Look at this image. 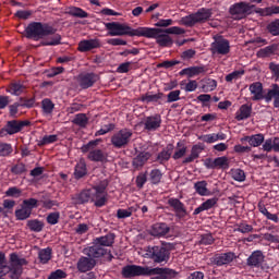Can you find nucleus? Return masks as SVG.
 <instances>
[{
  "mask_svg": "<svg viewBox=\"0 0 279 279\" xmlns=\"http://www.w3.org/2000/svg\"><path fill=\"white\" fill-rule=\"evenodd\" d=\"M58 29L43 22H31L25 28V38L28 40H41V47H58L62 45V36L56 34ZM47 36H50L47 38ZM43 38H46L43 40Z\"/></svg>",
  "mask_w": 279,
  "mask_h": 279,
  "instance_id": "obj_1",
  "label": "nucleus"
},
{
  "mask_svg": "<svg viewBox=\"0 0 279 279\" xmlns=\"http://www.w3.org/2000/svg\"><path fill=\"white\" fill-rule=\"evenodd\" d=\"M178 271L169 267H149L138 265H126L121 270L122 278H138V276H148L150 279H174L178 278Z\"/></svg>",
  "mask_w": 279,
  "mask_h": 279,
  "instance_id": "obj_2",
  "label": "nucleus"
},
{
  "mask_svg": "<svg viewBox=\"0 0 279 279\" xmlns=\"http://www.w3.org/2000/svg\"><path fill=\"white\" fill-rule=\"evenodd\" d=\"M29 265V262L25 257L19 256V253L13 252L5 258V253L0 252V276L8 274L10 279H21L23 276V267Z\"/></svg>",
  "mask_w": 279,
  "mask_h": 279,
  "instance_id": "obj_3",
  "label": "nucleus"
},
{
  "mask_svg": "<svg viewBox=\"0 0 279 279\" xmlns=\"http://www.w3.org/2000/svg\"><path fill=\"white\" fill-rule=\"evenodd\" d=\"M169 34H174L175 36H182V34H185V31L180 26H172L166 29L142 27V33L140 37L154 38L159 47H172L173 39L171 38V36H169Z\"/></svg>",
  "mask_w": 279,
  "mask_h": 279,
  "instance_id": "obj_4",
  "label": "nucleus"
},
{
  "mask_svg": "<svg viewBox=\"0 0 279 279\" xmlns=\"http://www.w3.org/2000/svg\"><path fill=\"white\" fill-rule=\"evenodd\" d=\"M99 143H104V140L96 138L81 147V151L83 154H88L87 158L92 162H106V160H108V154H106L101 148H96Z\"/></svg>",
  "mask_w": 279,
  "mask_h": 279,
  "instance_id": "obj_5",
  "label": "nucleus"
},
{
  "mask_svg": "<svg viewBox=\"0 0 279 279\" xmlns=\"http://www.w3.org/2000/svg\"><path fill=\"white\" fill-rule=\"evenodd\" d=\"M105 27L108 32V36H137L141 37L143 27L132 28L128 24H121L119 22L105 23Z\"/></svg>",
  "mask_w": 279,
  "mask_h": 279,
  "instance_id": "obj_6",
  "label": "nucleus"
},
{
  "mask_svg": "<svg viewBox=\"0 0 279 279\" xmlns=\"http://www.w3.org/2000/svg\"><path fill=\"white\" fill-rule=\"evenodd\" d=\"M146 256L156 265H167L171 258V251L160 245L148 246L146 250Z\"/></svg>",
  "mask_w": 279,
  "mask_h": 279,
  "instance_id": "obj_7",
  "label": "nucleus"
},
{
  "mask_svg": "<svg viewBox=\"0 0 279 279\" xmlns=\"http://www.w3.org/2000/svg\"><path fill=\"white\" fill-rule=\"evenodd\" d=\"M210 16H213L210 9L202 8L196 13L182 17L181 24L185 25V27H193L197 25V23H206V21H210Z\"/></svg>",
  "mask_w": 279,
  "mask_h": 279,
  "instance_id": "obj_8",
  "label": "nucleus"
},
{
  "mask_svg": "<svg viewBox=\"0 0 279 279\" xmlns=\"http://www.w3.org/2000/svg\"><path fill=\"white\" fill-rule=\"evenodd\" d=\"M134 133L130 129H121L112 134L110 143L114 149H125L130 145Z\"/></svg>",
  "mask_w": 279,
  "mask_h": 279,
  "instance_id": "obj_9",
  "label": "nucleus"
},
{
  "mask_svg": "<svg viewBox=\"0 0 279 279\" xmlns=\"http://www.w3.org/2000/svg\"><path fill=\"white\" fill-rule=\"evenodd\" d=\"M32 122L29 120H9L4 128L0 130V138L4 136H13V134H19L23 132L24 128H29Z\"/></svg>",
  "mask_w": 279,
  "mask_h": 279,
  "instance_id": "obj_10",
  "label": "nucleus"
},
{
  "mask_svg": "<svg viewBox=\"0 0 279 279\" xmlns=\"http://www.w3.org/2000/svg\"><path fill=\"white\" fill-rule=\"evenodd\" d=\"M168 205L172 208L174 213V217L179 219V221H186L191 218V214L186 209V205L182 203L179 198L171 197L168 199Z\"/></svg>",
  "mask_w": 279,
  "mask_h": 279,
  "instance_id": "obj_11",
  "label": "nucleus"
},
{
  "mask_svg": "<svg viewBox=\"0 0 279 279\" xmlns=\"http://www.w3.org/2000/svg\"><path fill=\"white\" fill-rule=\"evenodd\" d=\"M210 51L213 56H228L230 53V40L221 35L215 36L210 45Z\"/></svg>",
  "mask_w": 279,
  "mask_h": 279,
  "instance_id": "obj_12",
  "label": "nucleus"
},
{
  "mask_svg": "<svg viewBox=\"0 0 279 279\" xmlns=\"http://www.w3.org/2000/svg\"><path fill=\"white\" fill-rule=\"evenodd\" d=\"M254 8L256 5L250 2H238L230 7V14L232 16H238V19H245V16H250L254 12Z\"/></svg>",
  "mask_w": 279,
  "mask_h": 279,
  "instance_id": "obj_13",
  "label": "nucleus"
},
{
  "mask_svg": "<svg viewBox=\"0 0 279 279\" xmlns=\"http://www.w3.org/2000/svg\"><path fill=\"white\" fill-rule=\"evenodd\" d=\"M236 258V254L234 252H226V253H215L213 257L209 258L210 265L214 267H226L233 263Z\"/></svg>",
  "mask_w": 279,
  "mask_h": 279,
  "instance_id": "obj_14",
  "label": "nucleus"
},
{
  "mask_svg": "<svg viewBox=\"0 0 279 279\" xmlns=\"http://www.w3.org/2000/svg\"><path fill=\"white\" fill-rule=\"evenodd\" d=\"M98 80L99 75H97L95 72H82L76 77L77 84L81 88H83V90L93 88V86L97 84Z\"/></svg>",
  "mask_w": 279,
  "mask_h": 279,
  "instance_id": "obj_15",
  "label": "nucleus"
},
{
  "mask_svg": "<svg viewBox=\"0 0 279 279\" xmlns=\"http://www.w3.org/2000/svg\"><path fill=\"white\" fill-rule=\"evenodd\" d=\"M205 167L206 169H222L226 171V169H230V159H228L227 156L217 157L215 159L207 158L205 160Z\"/></svg>",
  "mask_w": 279,
  "mask_h": 279,
  "instance_id": "obj_16",
  "label": "nucleus"
},
{
  "mask_svg": "<svg viewBox=\"0 0 279 279\" xmlns=\"http://www.w3.org/2000/svg\"><path fill=\"white\" fill-rule=\"evenodd\" d=\"M83 254L88 258H101V256H106L108 254V250L106 247L100 246L95 240L92 246L85 247L83 250Z\"/></svg>",
  "mask_w": 279,
  "mask_h": 279,
  "instance_id": "obj_17",
  "label": "nucleus"
},
{
  "mask_svg": "<svg viewBox=\"0 0 279 279\" xmlns=\"http://www.w3.org/2000/svg\"><path fill=\"white\" fill-rule=\"evenodd\" d=\"M143 124L144 130L147 132H156V130H159L160 125H162V116H160V113L148 116L144 118Z\"/></svg>",
  "mask_w": 279,
  "mask_h": 279,
  "instance_id": "obj_18",
  "label": "nucleus"
},
{
  "mask_svg": "<svg viewBox=\"0 0 279 279\" xmlns=\"http://www.w3.org/2000/svg\"><path fill=\"white\" fill-rule=\"evenodd\" d=\"M264 263L265 254H263V251H254L246 259V265L251 269H260Z\"/></svg>",
  "mask_w": 279,
  "mask_h": 279,
  "instance_id": "obj_19",
  "label": "nucleus"
},
{
  "mask_svg": "<svg viewBox=\"0 0 279 279\" xmlns=\"http://www.w3.org/2000/svg\"><path fill=\"white\" fill-rule=\"evenodd\" d=\"M265 101L266 104H270L272 101L274 108L279 110V85L278 83H274L265 93Z\"/></svg>",
  "mask_w": 279,
  "mask_h": 279,
  "instance_id": "obj_20",
  "label": "nucleus"
},
{
  "mask_svg": "<svg viewBox=\"0 0 279 279\" xmlns=\"http://www.w3.org/2000/svg\"><path fill=\"white\" fill-rule=\"evenodd\" d=\"M171 232V228L166 222H157L151 226L149 229L150 236H157V239H162V236H167Z\"/></svg>",
  "mask_w": 279,
  "mask_h": 279,
  "instance_id": "obj_21",
  "label": "nucleus"
},
{
  "mask_svg": "<svg viewBox=\"0 0 279 279\" xmlns=\"http://www.w3.org/2000/svg\"><path fill=\"white\" fill-rule=\"evenodd\" d=\"M101 47V40L95 39H83L78 43V51L86 53L93 51V49H99Z\"/></svg>",
  "mask_w": 279,
  "mask_h": 279,
  "instance_id": "obj_22",
  "label": "nucleus"
},
{
  "mask_svg": "<svg viewBox=\"0 0 279 279\" xmlns=\"http://www.w3.org/2000/svg\"><path fill=\"white\" fill-rule=\"evenodd\" d=\"M96 265L97 260L93 259V257L82 256L76 264V268L81 274H86V271L95 269Z\"/></svg>",
  "mask_w": 279,
  "mask_h": 279,
  "instance_id": "obj_23",
  "label": "nucleus"
},
{
  "mask_svg": "<svg viewBox=\"0 0 279 279\" xmlns=\"http://www.w3.org/2000/svg\"><path fill=\"white\" fill-rule=\"evenodd\" d=\"M248 90L251 93L252 96V101H265V92H264V88H263V83L260 82H255V83H252L250 86H248Z\"/></svg>",
  "mask_w": 279,
  "mask_h": 279,
  "instance_id": "obj_24",
  "label": "nucleus"
},
{
  "mask_svg": "<svg viewBox=\"0 0 279 279\" xmlns=\"http://www.w3.org/2000/svg\"><path fill=\"white\" fill-rule=\"evenodd\" d=\"M208 71L206 65H194L185 68L179 72V75H187V77H195L196 75H202Z\"/></svg>",
  "mask_w": 279,
  "mask_h": 279,
  "instance_id": "obj_25",
  "label": "nucleus"
},
{
  "mask_svg": "<svg viewBox=\"0 0 279 279\" xmlns=\"http://www.w3.org/2000/svg\"><path fill=\"white\" fill-rule=\"evenodd\" d=\"M86 175H88V166L86 165V160L82 158L74 167L73 177L75 180H82Z\"/></svg>",
  "mask_w": 279,
  "mask_h": 279,
  "instance_id": "obj_26",
  "label": "nucleus"
},
{
  "mask_svg": "<svg viewBox=\"0 0 279 279\" xmlns=\"http://www.w3.org/2000/svg\"><path fill=\"white\" fill-rule=\"evenodd\" d=\"M173 154V144H168L155 159V162L159 165H165L168 160H171V156Z\"/></svg>",
  "mask_w": 279,
  "mask_h": 279,
  "instance_id": "obj_27",
  "label": "nucleus"
},
{
  "mask_svg": "<svg viewBox=\"0 0 279 279\" xmlns=\"http://www.w3.org/2000/svg\"><path fill=\"white\" fill-rule=\"evenodd\" d=\"M204 151V145L202 144H195L191 148L190 156L185 157L182 161V165H191V162H194L199 158V155Z\"/></svg>",
  "mask_w": 279,
  "mask_h": 279,
  "instance_id": "obj_28",
  "label": "nucleus"
},
{
  "mask_svg": "<svg viewBox=\"0 0 279 279\" xmlns=\"http://www.w3.org/2000/svg\"><path fill=\"white\" fill-rule=\"evenodd\" d=\"M151 158V153L149 151H141L135 158L132 160V165L134 169H142L145 167L147 160Z\"/></svg>",
  "mask_w": 279,
  "mask_h": 279,
  "instance_id": "obj_29",
  "label": "nucleus"
},
{
  "mask_svg": "<svg viewBox=\"0 0 279 279\" xmlns=\"http://www.w3.org/2000/svg\"><path fill=\"white\" fill-rule=\"evenodd\" d=\"M219 198L213 197L208 198L206 202L202 203L197 208L194 209L193 215L197 216L199 213H204V210H210L217 206Z\"/></svg>",
  "mask_w": 279,
  "mask_h": 279,
  "instance_id": "obj_30",
  "label": "nucleus"
},
{
  "mask_svg": "<svg viewBox=\"0 0 279 279\" xmlns=\"http://www.w3.org/2000/svg\"><path fill=\"white\" fill-rule=\"evenodd\" d=\"M252 117V105L244 104L235 112V121H245Z\"/></svg>",
  "mask_w": 279,
  "mask_h": 279,
  "instance_id": "obj_31",
  "label": "nucleus"
},
{
  "mask_svg": "<svg viewBox=\"0 0 279 279\" xmlns=\"http://www.w3.org/2000/svg\"><path fill=\"white\" fill-rule=\"evenodd\" d=\"M92 195V204L96 206L97 208H101L106 206V203L108 202V193H99L97 190H94Z\"/></svg>",
  "mask_w": 279,
  "mask_h": 279,
  "instance_id": "obj_32",
  "label": "nucleus"
},
{
  "mask_svg": "<svg viewBox=\"0 0 279 279\" xmlns=\"http://www.w3.org/2000/svg\"><path fill=\"white\" fill-rule=\"evenodd\" d=\"M276 51H278V45L272 44L270 46L259 49L256 56L257 58H262L263 60H265V58H271V56H276Z\"/></svg>",
  "mask_w": 279,
  "mask_h": 279,
  "instance_id": "obj_33",
  "label": "nucleus"
},
{
  "mask_svg": "<svg viewBox=\"0 0 279 279\" xmlns=\"http://www.w3.org/2000/svg\"><path fill=\"white\" fill-rule=\"evenodd\" d=\"M194 190L197 195H201V197H208V195H210V190H208V182L205 180L194 183Z\"/></svg>",
  "mask_w": 279,
  "mask_h": 279,
  "instance_id": "obj_34",
  "label": "nucleus"
},
{
  "mask_svg": "<svg viewBox=\"0 0 279 279\" xmlns=\"http://www.w3.org/2000/svg\"><path fill=\"white\" fill-rule=\"evenodd\" d=\"M116 236L114 233H108L105 236L96 238L94 241L101 247H112Z\"/></svg>",
  "mask_w": 279,
  "mask_h": 279,
  "instance_id": "obj_35",
  "label": "nucleus"
},
{
  "mask_svg": "<svg viewBox=\"0 0 279 279\" xmlns=\"http://www.w3.org/2000/svg\"><path fill=\"white\" fill-rule=\"evenodd\" d=\"M162 97H165L163 93H158V94L146 93L141 96V101H143V104H158V101H160Z\"/></svg>",
  "mask_w": 279,
  "mask_h": 279,
  "instance_id": "obj_36",
  "label": "nucleus"
},
{
  "mask_svg": "<svg viewBox=\"0 0 279 279\" xmlns=\"http://www.w3.org/2000/svg\"><path fill=\"white\" fill-rule=\"evenodd\" d=\"M93 193H95V190H83L80 194L76 196L77 204H88V202H93Z\"/></svg>",
  "mask_w": 279,
  "mask_h": 279,
  "instance_id": "obj_37",
  "label": "nucleus"
},
{
  "mask_svg": "<svg viewBox=\"0 0 279 279\" xmlns=\"http://www.w3.org/2000/svg\"><path fill=\"white\" fill-rule=\"evenodd\" d=\"M7 93L19 97L23 95V93H25V85H23L22 83H11L7 89Z\"/></svg>",
  "mask_w": 279,
  "mask_h": 279,
  "instance_id": "obj_38",
  "label": "nucleus"
},
{
  "mask_svg": "<svg viewBox=\"0 0 279 279\" xmlns=\"http://www.w3.org/2000/svg\"><path fill=\"white\" fill-rule=\"evenodd\" d=\"M148 181L150 182V184L158 186V184L162 182V171H160V169L150 170L148 174Z\"/></svg>",
  "mask_w": 279,
  "mask_h": 279,
  "instance_id": "obj_39",
  "label": "nucleus"
},
{
  "mask_svg": "<svg viewBox=\"0 0 279 279\" xmlns=\"http://www.w3.org/2000/svg\"><path fill=\"white\" fill-rule=\"evenodd\" d=\"M52 253H53V250H51V247L41 248L38 252L39 262L43 265H47V263H49L51 260V254Z\"/></svg>",
  "mask_w": 279,
  "mask_h": 279,
  "instance_id": "obj_40",
  "label": "nucleus"
},
{
  "mask_svg": "<svg viewBox=\"0 0 279 279\" xmlns=\"http://www.w3.org/2000/svg\"><path fill=\"white\" fill-rule=\"evenodd\" d=\"M15 217L17 221H25V219L32 217V211L26 209L25 205L22 204L21 208L15 210Z\"/></svg>",
  "mask_w": 279,
  "mask_h": 279,
  "instance_id": "obj_41",
  "label": "nucleus"
},
{
  "mask_svg": "<svg viewBox=\"0 0 279 279\" xmlns=\"http://www.w3.org/2000/svg\"><path fill=\"white\" fill-rule=\"evenodd\" d=\"M27 228L31 230V232H43L45 223L38 219H33L27 221Z\"/></svg>",
  "mask_w": 279,
  "mask_h": 279,
  "instance_id": "obj_42",
  "label": "nucleus"
},
{
  "mask_svg": "<svg viewBox=\"0 0 279 279\" xmlns=\"http://www.w3.org/2000/svg\"><path fill=\"white\" fill-rule=\"evenodd\" d=\"M56 108V105L51 99L45 98L41 100V110L44 114H52L53 109Z\"/></svg>",
  "mask_w": 279,
  "mask_h": 279,
  "instance_id": "obj_43",
  "label": "nucleus"
},
{
  "mask_svg": "<svg viewBox=\"0 0 279 279\" xmlns=\"http://www.w3.org/2000/svg\"><path fill=\"white\" fill-rule=\"evenodd\" d=\"M70 16H75L76 19H88V13L82 8L72 7L68 10Z\"/></svg>",
  "mask_w": 279,
  "mask_h": 279,
  "instance_id": "obj_44",
  "label": "nucleus"
},
{
  "mask_svg": "<svg viewBox=\"0 0 279 279\" xmlns=\"http://www.w3.org/2000/svg\"><path fill=\"white\" fill-rule=\"evenodd\" d=\"M187 147L184 146V144L178 142L177 143V149L174 154L172 155L173 160H180V158H184L186 156Z\"/></svg>",
  "mask_w": 279,
  "mask_h": 279,
  "instance_id": "obj_45",
  "label": "nucleus"
},
{
  "mask_svg": "<svg viewBox=\"0 0 279 279\" xmlns=\"http://www.w3.org/2000/svg\"><path fill=\"white\" fill-rule=\"evenodd\" d=\"M72 122L74 125H78V128H86L88 125V117L86 113H77Z\"/></svg>",
  "mask_w": 279,
  "mask_h": 279,
  "instance_id": "obj_46",
  "label": "nucleus"
},
{
  "mask_svg": "<svg viewBox=\"0 0 279 279\" xmlns=\"http://www.w3.org/2000/svg\"><path fill=\"white\" fill-rule=\"evenodd\" d=\"M263 143H265V135L263 133L251 135V147H260Z\"/></svg>",
  "mask_w": 279,
  "mask_h": 279,
  "instance_id": "obj_47",
  "label": "nucleus"
},
{
  "mask_svg": "<svg viewBox=\"0 0 279 279\" xmlns=\"http://www.w3.org/2000/svg\"><path fill=\"white\" fill-rule=\"evenodd\" d=\"M266 29L270 36H279V20H275L268 23Z\"/></svg>",
  "mask_w": 279,
  "mask_h": 279,
  "instance_id": "obj_48",
  "label": "nucleus"
},
{
  "mask_svg": "<svg viewBox=\"0 0 279 279\" xmlns=\"http://www.w3.org/2000/svg\"><path fill=\"white\" fill-rule=\"evenodd\" d=\"M203 90L204 93H210L213 90H215V88H217V81H215L214 78H207L205 81H203Z\"/></svg>",
  "mask_w": 279,
  "mask_h": 279,
  "instance_id": "obj_49",
  "label": "nucleus"
},
{
  "mask_svg": "<svg viewBox=\"0 0 279 279\" xmlns=\"http://www.w3.org/2000/svg\"><path fill=\"white\" fill-rule=\"evenodd\" d=\"M26 172L27 167L23 162L16 163L13 167H11V173H13V175H23V173Z\"/></svg>",
  "mask_w": 279,
  "mask_h": 279,
  "instance_id": "obj_50",
  "label": "nucleus"
},
{
  "mask_svg": "<svg viewBox=\"0 0 279 279\" xmlns=\"http://www.w3.org/2000/svg\"><path fill=\"white\" fill-rule=\"evenodd\" d=\"M52 143H58V135H45L38 145L39 147H45V145H51Z\"/></svg>",
  "mask_w": 279,
  "mask_h": 279,
  "instance_id": "obj_51",
  "label": "nucleus"
},
{
  "mask_svg": "<svg viewBox=\"0 0 279 279\" xmlns=\"http://www.w3.org/2000/svg\"><path fill=\"white\" fill-rule=\"evenodd\" d=\"M19 104L21 106V108H34V106H36V98H25V97H21L19 100Z\"/></svg>",
  "mask_w": 279,
  "mask_h": 279,
  "instance_id": "obj_52",
  "label": "nucleus"
},
{
  "mask_svg": "<svg viewBox=\"0 0 279 279\" xmlns=\"http://www.w3.org/2000/svg\"><path fill=\"white\" fill-rule=\"evenodd\" d=\"M22 205L25 206V208L32 213L34 210V208H38V199L26 198L22 202Z\"/></svg>",
  "mask_w": 279,
  "mask_h": 279,
  "instance_id": "obj_53",
  "label": "nucleus"
},
{
  "mask_svg": "<svg viewBox=\"0 0 279 279\" xmlns=\"http://www.w3.org/2000/svg\"><path fill=\"white\" fill-rule=\"evenodd\" d=\"M213 243H215V238L211 233L202 234L198 241V245H213Z\"/></svg>",
  "mask_w": 279,
  "mask_h": 279,
  "instance_id": "obj_54",
  "label": "nucleus"
},
{
  "mask_svg": "<svg viewBox=\"0 0 279 279\" xmlns=\"http://www.w3.org/2000/svg\"><path fill=\"white\" fill-rule=\"evenodd\" d=\"M134 213V207H129L128 209H118L117 218L118 219H128Z\"/></svg>",
  "mask_w": 279,
  "mask_h": 279,
  "instance_id": "obj_55",
  "label": "nucleus"
},
{
  "mask_svg": "<svg viewBox=\"0 0 279 279\" xmlns=\"http://www.w3.org/2000/svg\"><path fill=\"white\" fill-rule=\"evenodd\" d=\"M242 75H245V70H236L231 73H229L225 80L226 82H232L233 80H240Z\"/></svg>",
  "mask_w": 279,
  "mask_h": 279,
  "instance_id": "obj_56",
  "label": "nucleus"
},
{
  "mask_svg": "<svg viewBox=\"0 0 279 279\" xmlns=\"http://www.w3.org/2000/svg\"><path fill=\"white\" fill-rule=\"evenodd\" d=\"M263 143H264L262 145L263 151H267V154H269V151H275L274 137H269L267 140H264Z\"/></svg>",
  "mask_w": 279,
  "mask_h": 279,
  "instance_id": "obj_57",
  "label": "nucleus"
},
{
  "mask_svg": "<svg viewBox=\"0 0 279 279\" xmlns=\"http://www.w3.org/2000/svg\"><path fill=\"white\" fill-rule=\"evenodd\" d=\"M137 189H143L147 184V172H141L135 180Z\"/></svg>",
  "mask_w": 279,
  "mask_h": 279,
  "instance_id": "obj_58",
  "label": "nucleus"
},
{
  "mask_svg": "<svg viewBox=\"0 0 279 279\" xmlns=\"http://www.w3.org/2000/svg\"><path fill=\"white\" fill-rule=\"evenodd\" d=\"M178 64H182L181 61L179 60H167V61H163L161 63H158V69H173V66L178 65Z\"/></svg>",
  "mask_w": 279,
  "mask_h": 279,
  "instance_id": "obj_59",
  "label": "nucleus"
},
{
  "mask_svg": "<svg viewBox=\"0 0 279 279\" xmlns=\"http://www.w3.org/2000/svg\"><path fill=\"white\" fill-rule=\"evenodd\" d=\"M232 178L235 182H245V171L242 169L232 170Z\"/></svg>",
  "mask_w": 279,
  "mask_h": 279,
  "instance_id": "obj_60",
  "label": "nucleus"
},
{
  "mask_svg": "<svg viewBox=\"0 0 279 279\" xmlns=\"http://www.w3.org/2000/svg\"><path fill=\"white\" fill-rule=\"evenodd\" d=\"M46 220H47V223H49L50 226H56L60 221V213L58 211L50 213L47 216Z\"/></svg>",
  "mask_w": 279,
  "mask_h": 279,
  "instance_id": "obj_61",
  "label": "nucleus"
},
{
  "mask_svg": "<svg viewBox=\"0 0 279 279\" xmlns=\"http://www.w3.org/2000/svg\"><path fill=\"white\" fill-rule=\"evenodd\" d=\"M108 180L100 181L97 185L92 187V191H96V193H108L106 189H108Z\"/></svg>",
  "mask_w": 279,
  "mask_h": 279,
  "instance_id": "obj_62",
  "label": "nucleus"
},
{
  "mask_svg": "<svg viewBox=\"0 0 279 279\" xmlns=\"http://www.w3.org/2000/svg\"><path fill=\"white\" fill-rule=\"evenodd\" d=\"M182 92H180V89H175V90H172L170 92L168 95H167V102L168 104H173V101H180V95H181Z\"/></svg>",
  "mask_w": 279,
  "mask_h": 279,
  "instance_id": "obj_63",
  "label": "nucleus"
},
{
  "mask_svg": "<svg viewBox=\"0 0 279 279\" xmlns=\"http://www.w3.org/2000/svg\"><path fill=\"white\" fill-rule=\"evenodd\" d=\"M66 278V272L62 269H57L52 271L47 279H64Z\"/></svg>",
  "mask_w": 279,
  "mask_h": 279,
  "instance_id": "obj_64",
  "label": "nucleus"
}]
</instances>
